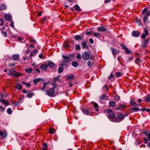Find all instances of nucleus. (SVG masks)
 <instances>
[{"label": "nucleus", "mask_w": 150, "mask_h": 150, "mask_svg": "<svg viewBox=\"0 0 150 150\" xmlns=\"http://www.w3.org/2000/svg\"><path fill=\"white\" fill-rule=\"evenodd\" d=\"M63 67H60L58 69V72L59 73H61L63 71Z\"/></svg>", "instance_id": "obj_38"}, {"label": "nucleus", "mask_w": 150, "mask_h": 150, "mask_svg": "<svg viewBox=\"0 0 150 150\" xmlns=\"http://www.w3.org/2000/svg\"><path fill=\"white\" fill-rule=\"evenodd\" d=\"M135 99L134 98L133 99H131L130 100V103L132 106L135 105L136 106L137 105V103L135 102Z\"/></svg>", "instance_id": "obj_20"}, {"label": "nucleus", "mask_w": 150, "mask_h": 150, "mask_svg": "<svg viewBox=\"0 0 150 150\" xmlns=\"http://www.w3.org/2000/svg\"><path fill=\"white\" fill-rule=\"evenodd\" d=\"M59 76H58L54 78L53 80V82H56L58 80H59Z\"/></svg>", "instance_id": "obj_39"}, {"label": "nucleus", "mask_w": 150, "mask_h": 150, "mask_svg": "<svg viewBox=\"0 0 150 150\" xmlns=\"http://www.w3.org/2000/svg\"><path fill=\"white\" fill-rule=\"evenodd\" d=\"M121 46L122 47V48L125 50L126 53H131V50L127 48L125 45H121Z\"/></svg>", "instance_id": "obj_10"}, {"label": "nucleus", "mask_w": 150, "mask_h": 150, "mask_svg": "<svg viewBox=\"0 0 150 150\" xmlns=\"http://www.w3.org/2000/svg\"><path fill=\"white\" fill-rule=\"evenodd\" d=\"M107 30V28H106L103 26H102L101 27H98V31H105Z\"/></svg>", "instance_id": "obj_13"}, {"label": "nucleus", "mask_w": 150, "mask_h": 150, "mask_svg": "<svg viewBox=\"0 0 150 150\" xmlns=\"http://www.w3.org/2000/svg\"><path fill=\"white\" fill-rule=\"evenodd\" d=\"M93 106L94 107V108H98V105L97 104V103H93Z\"/></svg>", "instance_id": "obj_57"}, {"label": "nucleus", "mask_w": 150, "mask_h": 150, "mask_svg": "<svg viewBox=\"0 0 150 150\" xmlns=\"http://www.w3.org/2000/svg\"><path fill=\"white\" fill-rule=\"evenodd\" d=\"M89 41L91 44H93L94 41L92 38H89Z\"/></svg>", "instance_id": "obj_56"}, {"label": "nucleus", "mask_w": 150, "mask_h": 150, "mask_svg": "<svg viewBox=\"0 0 150 150\" xmlns=\"http://www.w3.org/2000/svg\"><path fill=\"white\" fill-rule=\"evenodd\" d=\"M108 116L109 119L110 120L114 122H120L119 120L116 119H115V114L113 112H110L109 113Z\"/></svg>", "instance_id": "obj_4"}, {"label": "nucleus", "mask_w": 150, "mask_h": 150, "mask_svg": "<svg viewBox=\"0 0 150 150\" xmlns=\"http://www.w3.org/2000/svg\"><path fill=\"white\" fill-rule=\"evenodd\" d=\"M148 17L146 16H144V18L143 19V21L146 23H149V21L148 20Z\"/></svg>", "instance_id": "obj_27"}, {"label": "nucleus", "mask_w": 150, "mask_h": 150, "mask_svg": "<svg viewBox=\"0 0 150 150\" xmlns=\"http://www.w3.org/2000/svg\"><path fill=\"white\" fill-rule=\"evenodd\" d=\"M49 133L51 134H53L54 133V132L53 129L51 128L49 129Z\"/></svg>", "instance_id": "obj_49"}, {"label": "nucleus", "mask_w": 150, "mask_h": 150, "mask_svg": "<svg viewBox=\"0 0 150 150\" xmlns=\"http://www.w3.org/2000/svg\"><path fill=\"white\" fill-rule=\"evenodd\" d=\"M93 34L94 36L97 38L99 37L100 35L99 33H97L96 32H94L93 33Z\"/></svg>", "instance_id": "obj_43"}, {"label": "nucleus", "mask_w": 150, "mask_h": 150, "mask_svg": "<svg viewBox=\"0 0 150 150\" xmlns=\"http://www.w3.org/2000/svg\"><path fill=\"white\" fill-rule=\"evenodd\" d=\"M81 45L82 47V48L83 49H84L85 48H88L87 42L86 41H85L82 42Z\"/></svg>", "instance_id": "obj_22"}, {"label": "nucleus", "mask_w": 150, "mask_h": 150, "mask_svg": "<svg viewBox=\"0 0 150 150\" xmlns=\"http://www.w3.org/2000/svg\"><path fill=\"white\" fill-rule=\"evenodd\" d=\"M25 71L26 73L30 74L33 71V69L31 68H27L25 69Z\"/></svg>", "instance_id": "obj_25"}, {"label": "nucleus", "mask_w": 150, "mask_h": 150, "mask_svg": "<svg viewBox=\"0 0 150 150\" xmlns=\"http://www.w3.org/2000/svg\"><path fill=\"white\" fill-rule=\"evenodd\" d=\"M7 112L8 114H11L12 113V110L11 108H8L7 110Z\"/></svg>", "instance_id": "obj_46"}, {"label": "nucleus", "mask_w": 150, "mask_h": 150, "mask_svg": "<svg viewBox=\"0 0 150 150\" xmlns=\"http://www.w3.org/2000/svg\"><path fill=\"white\" fill-rule=\"evenodd\" d=\"M75 49L76 50H80L81 49V47L79 45H76L75 46Z\"/></svg>", "instance_id": "obj_48"}, {"label": "nucleus", "mask_w": 150, "mask_h": 150, "mask_svg": "<svg viewBox=\"0 0 150 150\" xmlns=\"http://www.w3.org/2000/svg\"><path fill=\"white\" fill-rule=\"evenodd\" d=\"M150 15V10L147 12L146 13V15L145 16H146L147 17H148Z\"/></svg>", "instance_id": "obj_58"}, {"label": "nucleus", "mask_w": 150, "mask_h": 150, "mask_svg": "<svg viewBox=\"0 0 150 150\" xmlns=\"http://www.w3.org/2000/svg\"><path fill=\"white\" fill-rule=\"evenodd\" d=\"M74 75L73 74H71L69 75L67 77V79L68 81L71 80L74 78Z\"/></svg>", "instance_id": "obj_19"}, {"label": "nucleus", "mask_w": 150, "mask_h": 150, "mask_svg": "<svg viewBox=\"0 0 150 150\" xmlns=\"http://www.w3.org/2000/svg\"><path fill=\"white\" fill-rule=\"evenodd\" d=\"M109 105L110 107H114L116 105V103L115 102L112 101L109 102Z\"/></svg>", "instance_id": "obj_18"}, {"label": "nucleus", "mask_w": 150, "mask_h": 150, "mask_svg": "<svg viewBox=\"0 0 150 150\" xmlns=\"http://www.w3.org/2000/svg\"><path fill=\"white\" fill-rule=\"evenodd\" d=\"M4 18L6 21H9L11 20V17L8 14H6L4 15Z\"/></svg>", "instance_id": "obj_26"}, {"label": "nucleus", "mask_w": 150, "mask_h": 150, "mask_svg": "<svg viewBox=\"0 0 150 150\" xmlns=\"http://www.w3.org/2000/svg\"><path fill=\"white\" fill-rule=\"evenodd\" d=\"M114 76L112 74V73L110 75V76L108 77L109 79H110L111 78H114Z\"/></svg>", "instance_id": "obj_64"}, {"label": "nucleus", "mask_w": 150, "mask_h": 150, "mask_svg": "<svg viewBox=\"0 0 150 150\" xmlns=\"http://www.w3.org/2000/svg\"><path fill=\"white\" fill-rule=\"evenodd\" d=\"M131 110H133L134 111L136 112L139 110V109L137 108H132L131 109Z\"/></svg>", "instance_id": "obj_44"}, {"label": "nucleus", "mask_w": 150, "mask_h": 150, "mask_svg": "<svg viewBox=\"0 0 150 150\" xmlns=\"http://www.w3.org/2000/svg\"><path fill=\"white\" fill-rule=\"evenodd\" d=\"M140 33L138 30H134L132 33V35L134 37H137L140 35Z\"/></svg>", "instance_id": "obj_7"}, {"label": "nucleus", "mask_w": 150, "mask_h": 150, "mask_svg": "<svg viewBox=\"0 0 150 150\" xmlns=\"http://www.w3.org/2000/svg\"><path fill=\"white\" fill-rule=\"evenodd\" d=\"M4 108H3L2 106L0 105V110L2 112H4Z\"/></svg>", "instance_id": "obj_63"}, {"label": "nucleus", "mask_w": 150, "mask_h": 150, "mask_svg": "<svg viewBox=\"0 0 150 150\" xmlns=\"http://www.w3.org/2000/svg\"><path fill=\"white\" fill-rule=\"evenodd\" d=\"M50 83L49 81L47 82H44L43 84V86L42 88L41 89L43 91L45 90V88H46V86Z\"/></svg>", "instance_id": "obj_23"}, {"label": "nucleus", "mask_w": 150, "mask_h": 150, "mask_svg": "<svg viewBox=\"0 0 150 150\" xmlns=\"http://www.w3.org/2000/svg\"><path fill=\"white\" fill-rule=\"evenodd\" d=\"M48 67V65L47 64H42L40 66V68L43 70L45 69Z\"/></svg>", "instance_id": "obj_21"}, {"label": "nucleus", "mask_w": 150, "mask_h": 150, "mask_svg": "<svg viewBox=\"0 0 150 150\" xmlns=\"http://www.w3.org/2000/svg\"><path fill=\"white\" fill-rule=\"evenodd\" d=\"M145 134L146 136L147 137L148 140L150 141V133H145Z\"/></svg>", "instance_id": "obj_40"}, {"label": "nucleus", "mask_w": 150, "mask_h": 150, "mask_svg": "<svg viewBox=\"0 0 150 150\" xmlns=\"http://www.w3.org/2000/svg\"><path fill=\"white\" fill-rule=\"evenodd\" d=\"M0 21L1 22L0 26L3 25L4 24V20L3 19H0Z\"/></svg>", "instance_id": "obj_52"}, {"label": "nucleus", "mask_w": 150, "mask_h": 150, "mask_svg": "<svg viewBox=\"0 0 150 150\" xmlns=\"http://www.w3.org/2000/svg\"><path fill=\"white\" fill-rule=\"evenodd\" d=\"M1 33L5 37H6L7 36V34L6 32L2 31Z\"/></svg>", "instance_id": "obj_50"}, {"label": "nucleus", "mask_w": 150, "mask_h": 150, "mask_svg": "<svg viewBox=\"0 0 150 150\" xmlns=\"http://www.w3.org/2000/svg\"><path fill=\"white\" fill-rule=\"evenodd\" d=\"M82 58L83 60H88V59H92L93 58L91 55L89 51H85L82 54Z\"/></svg>", "instance_id": "obj_1"}, {"label": "nucleus", "mask_w": 150, "mask_h": 150, "mask_svg": "<svg viewBox=\"0 0 150 150\" xmlns=\"http://www.w3.org/2000/svg\"><path fill=\"white\" fill-rule=\"evenodd\" d=\"M0 136H1V139L5 138L7 136V132L6 131H0Z\"/></svg>", "instance_id": "obj_6"}, {"label": "nucleus", "mask_w": 150, "mask_h": 150, "mask_svg": "<svg viewBox=\"0 0 150 150\" xmlns=\"http://www.w3.org/2000/svg\"><path fill=\"white\" fill-rule=\"evenodd\" d=\"M91 110L90 109H83L82 110L83 113L86 115H88L89 112Z\"/></svg>", "instance_id": "obj_24"}, {"label": "nucleus", "mask_w": 150, "mask_h": 150, "mask_svg": "<svg viewBox=\"0 0 150 150\" xmlns=\"http://www.w3.org/2000/svg\"><path fill=\"white\" fill-rule=\"evenodd\" d=\"M74 38L76 40H81V37L79 35H77L74 36Z\"/></svg>", "instance_id": "obj_31"}, {"label": "nucleus", "mask_w": 150, "mask_h": 150, "mask_svg": "<svg viewBox=\"0 0 150 150\" xmlns=\"http://www.w3.org/2000/svg\"><path fill=\"white\" fill-rule=\"evenodd\" d=\"M126 108V106L125 105H123L121 104L120 103L119 104V106L116 108V109L117 110H123V109Z\"/></svg>", "instance_id": "obj_9"}, {"label": "nucleus", "mask_w": 150, "mask_h": 150, "mask_svg": "<svg viewBox=\"0 0 150 150\" xmlns=\"http://www.w3.org/2000/svg\"><path fill=\"white\" fill-rule=\"evenodd\" d=\"M22 83L23 84L25 85L27 87H29L30 86L31 84L30 83H26L24 81H22Z\"/></svg>", "instance_id": "obj_35"}, {"label": "nucleus", "mask_w": 150, "mask_h": 150, "mask_svg": "<svg viewBox=\"0 0 150 150\" xmlns=\"http://www.w3.org/2000/svg\"><path fill=\"white\" fill-rule=\"evenodd\" d=\"M148 35V29L147 28L144 29V33L141 36L142 39H145L146 37Z\"/></svg>", "instance_id": "obj_8"}, {"label": "nucleus", "mask_w": 150, "mask_h": 150, "mask_svg": "<svg viewBox=\"0 0 150 150\" xmlns=\"http://www.w3.org/2000/svg\"><path fill=\"white\" fill-rule=\"evenodd\" d=\"M136 22L139 25L141 24V20L137 18Z\"/></svg>", "instance_id": "obj_47"}, {"label": "nucleus", "mask_w": 150, "mask_h": 150, "mask_svg": "<svg viewBox=\"0 0 150 150\" xmlns=\"http://www.w3.org/2000/svg\"><path fill=\"white\" fill-rule=\"evenodd\" d=\"M6 7L4 5H2L1 7V10H4L6 9Z\"/></svg>", "instance_id": "obj_53"}, {"label": "nucleus", "mask_w": 150, "mask_h": 150, "mask_svg": "<svg viewBox=\"0 0 150 150\" xmlns=\"http://www.w3.org/2000/svg\"><path fill=\"white\" fill-rule=\"evenodd\" d=\"M112 110L108 109L106 110V112L109 113L110 112H112Z\"/></svg>", "instance_id": "obj_60"}, {"label": "nucleus", "mask_w": 150, "mask_h": 150, "mask_svg": "<svg viewBox=\"0 0 150 150\" xmlns=\"http://www.w3.org/2000/svg\"><path fill=\"white\" fill-rule=\"evenodd\" d=\"M72 66L75 67H77L78 66V63L76 62H72Z\"/></svg>", "instance_id": "obj_36"}, {"label": "nucleus", "mask_w": 150, "mask_h": 150, "mask_svg": "<svg viewBox=\"0 0 150 150\" xmlns=\"http://www.w3.org/2000/svg\"><path fill=\"white\" fill-rule=\"evenodd\" d=\"M22 88V85L18 83L17 84L16 86L15 87L16 88H18L19 90L21 89Z\"/></svg>", "instance_id": "obj_33"}, {"label": "nucleus", "mask_w": 150, "mask_h": 150, "mask_svg": "<svg viewBox=\"0 0 150 150\" xmlns=\"http://www.w3.org/2000/svg\"><path fill=\"white\" fill-rule=\"evenodd\" d=\"M12 58L14 60H18L20 58V56L18 54H15L12 55Z\"/></svg>", "instance_id": "obj_11"}, {"label": "nucleus", "mask_w": 150, "mask_h": 150, "mask_svg": "<svg viewBox=\"0 0 150 150\" xmlns=\"http://www.w3.org/2000/svg\"><path fill=\"white\" fill-rule=\"evenodd\" d=\"M149 40V38H147L146 40H145L144 41L142 44V46L143 48H145L146 47L148 42Z\"/></svg>", "instance_id": "obj_17"}, {"label": "nucleus", "mask_w": 150, "mask_h": 150, "mask_svg": "<svg viewBox=\"0 0 150 150\" xmlns=\"http://www.w3.org/2000/svg\"><path fill=\"white\" fill-rule=\"evenodd\" d=\"M148 11V9L147 8H144L142 11V14H144L145 13Z\"/></svg>", "instance_id": "obj_55"}, {"label": "nucleus", "mask_w": 150, "mask_h": 150, "mask_svg": "<svg viewBox=\"0 0 150 150\" xmlns=\"http://www.w3.org/2000/svg\"><path fill=\"white\" fill-rule=\"evenodd\" d=\"M74 7L75 8L76 10L80 11H81V10L80 9L79 6L77 4H76L74 6Z\"/></svg>", "instance_id": "obj_28"}, {"label": "nucleus", "mask_w": 150, "mask_h": 150, "mask_svg": "<svg viewBox=\"0 0 150 150\" xmlns=\"http://www.w3.org/2000/svg\"><path fill=\"white\" fill-rule=\"evenodd\" d=\"M145 100L146 102L150 101V95H147L145 97Z\"/></svg>", "instance_id": "obj_32"}, {"label": "nucleus", "mask_w": 150, "mask_h": 150, "mask_svg": "<svg viewBox=\"0 0 150 150\" xmlns=\"http://www.w3.org/2000/svg\"><path fill=\"white\" fill-rule=\"evenodd\" d=\"M62 57L63 58V61L68 63L72 60L71 58L73 57V56L72 54H71L67 56L63 55Z\"/></svg>", "instance_id": "obj_3"}, {"label": "nucleus", "mask_w": 150, "mask_h": 150, "mask_svg": "<svg viewBox=\"0 0 150 150\" xmlns=\"http://www.w3.org/2000/svg\"><path fill=\"white\" fill-rule=\"evenodd\" d=\"M52 85L55 88L57 87V85L55 82H52Z\"/></svg>", "instance_id": "obj_59"}, {"label": "nucleus", "mask_w": 150, "mask_h": 150, "mask_svg": "<svg viewBox=\"0 0 150 150\" xmlns=\"http://www.w3.org/2000/svg\"><path fill=\"white\" fill-rule=\"evenodd\" d=\"M92 31H87L86 33V35H91L92 34Z\"/></svg>", "instance_id": "obj_61"}, {"label": "nucleus", "mask_w": 150, "mask_h": 150, "mask_svg": "<svg viewBox=\"0 0 150 150\" xmlns=\"http://www.w3.org/2000/svg\"><path fill=\"white\" fill-rule=\"evenodd\" d=\"M33 95V93L31 92L27 94L26 95V97L28 98H31Z\"/></svg>", "instance_id": "obj_42"}, {"label": "nucleus", "mask_w": 150, "mask_h": 150, "mask_svg": "<svg viewBox=\"0 0 150 150\" xmlns=\"http://www.w3.org/2000/svg\"><path fill=\"white\" fill-rule=\"evenodd\" d=\"M117 117L119 120H122L125 117L123 113H120L117 115Z\"/></svg>", "instance_id": "obj_15"}, {"label": "nucleus", "mask_w": 150, "mask_h": 150, "mask_svg": "<svg viewBox=\"0 0 150 150\" xmlns=\"http://www.w3.org/2000/svg\"><path fill=\"white\" fill-rule=\"evenodd\" d=\"M0 101L1 102L4 104L6 106H8L10 105V103L6 100H4V99Z\"/></svg>", "instance_id": "obj_16"}, {"label": "nucleus", "mask_w": 150, "mask_h": 150, "mask_svg": "<svg viewBox=\"0 0 150 150\" xmlns=\"http://www.w3.org/2000/svg\"><path fill=\"white\" fill-rule=\"evenodd\" d=\"M76 58L79 60H80L81 59V55L80 53H78L77 55Z\"/></svg>", "instance_id": "obj_45"}, {"label": "nucleus", "mask_w": 150, "mask_h": 150, "mask_svg": "<svg viewBox=\"0 0 150 150\" xmlns=\"http://www.w3.org/2000/svg\"><path fill=\"white\" fill-rule=\"evenodd\" d=\"M41 80V79L40 78H37L34 79L33 81V82L35 83H37Z\"/></svg>", "instance_id": "obj_30"}, {"label": "nucleus", "mask_w": 150, "mask_h": 150, "mask_svg": "<svg viewBox=\"0 0 150 150\" xmlns=\"http://www.w3.org/2000/svg\"><path fill=\"white\" fill-rule=\"evenodd\" d=\"M134 59L133 57H129L128 59H127V61L129 62L131 61Z\"/></svg>", "instance_id": "obj_62"}, {"label": "nucleus", "mask_w": 150, "mask_h": 150, "mask_svg": "<svg viewBox=\"0 0 150 150\" xmlns=\"http://www.w3.org/2000/svg\"><path fill=\"white\" fill-rule=\"evenodd\" d=\"M107 98H108L105 95H103L100 97V100H106Z\"/></svg>", "instance_id": "obj_29"}, {"label": "nucleus", "mask_w": 150, "mask_h": 150, "mask_svg": "<svg viewBox=\"0 0 150 150\" xmlns=\"http://www.w3.org/2000/svg\"><path fill=\"white\" fill-rule=\"evenodd\" d=\"M47 64L48 65V67L49 66L51 68H54L55 66V64L51 61H48Z\"/></svg>", "instance_id": "obj_14"}, {"label": "nucleus", "mask_w": 150, "mask_h": 150, "mask_svg": "<svg viewBox=\"0 0 150 150\" xmlns=\"http://www.w3.org/2000/svg\"><path fill=\"white\" fill-rule=\"evenodd\" d=\"M122 74L120 72H117L116 73V76L118 77L121 76Z\"/></svg>", "instance_id": "obj_54"}, {"label": "nucleus", "mask_w": 150, "mask_h": 150, "mask_svg": "<svg viewBox=\"0 0 150 150\" xmlns=\"http://www.w3.org/2000/svg\"><path fill=\"white\" fill-rule=\"evenodd\" d=\"M114 100L115 101L119 100L120 99V97L119 96L117 95H115L114 97Z\"/></svg>", "instance_id": "obj_37"}, {"label": "nucleus", "mask_w": 150, "mask_h": 150, "mask_svg": "<svg viewBox=\"0 0 150 150\" xmlns=\"http://www.w3.org/2000/svg\"><path fill=\"white\" fill-rule=\"evenodd\" d=\"M16 72L14 69H11L8 70V72L7 73V74L10 76H13L14 77H17L21 75L19 73H15Z\"/></svg>", "instance_id": "obj_2"}, {"label": "nucleus", "mask_w": 150, "mask_h": 150, "mask_svg": "<svg viewBox=\"0 0 150 150\" xmlns=\"http://www.w3.org/2000/svg\"><path fill=\"white\" fill-rule=\"evenodd\" d=\"M43 147H42V150H47V144L46 143H44L43 144Z\"/></svg>", "instance_id": "obj_34"}, {"label": "nucleus", "mask_w": 150, "mask_h": 150, "mask_svg": "<svg viewBox=\"0 0 150 150\" xmlns=\"http://www.w3.org/2000/svg\"><path fill=\"white\" fill-rule=\"evenodd\" d=\"M69 47V44L68 43L65 42L64 43V47L67 49Z\"/></svg>", "instance_id": "obj_51"}, {"label": "nucleus", "mask_w": 150, "mask_h": 150, "mask_svg": "<svg viewBox=\"0 0 150 150\" xmlns=\"http://www.w3.org/2000/svg\"><path fill=\"white\" fill-rule=\"evenodd\" d=\"M54 90L53 88H50L48 91H46V94L49 96L52 97L54 93Z\"/></svg>", "instance_id": "obj_5"}, {"label": "nucleus", "mask_w": 150, "mask_h": 150, "mask_svg": "<svg viewBox=\"0 0 150 150\" xmlns=\"http://www.w3.org/2000/svg\"><path fill=\"white\" fill-rule=\"evenodd\" d=\"M142 62V61L139 58H137L135 60V62L136 63H139Z\"/></svg>", "instance_id": "obj_41"}, {"label": "nucleus", "mask_w": 150, "mask_h": 150, "mask_svg": "<svg viewBox=\"0 0 150 150\" xmlns=\"http://www.w3.org/2000/svg\"><path fill=\"white\" fill-rule=\"evenodd\" d=\"M112 53L114 56H116V55L119 53V51L117 49H114V48H112Z\"/></svg>", "instance_id": "obj_12"}]
</instances>
